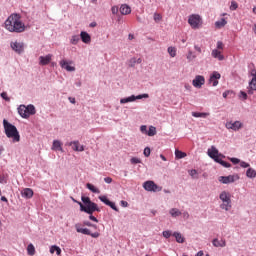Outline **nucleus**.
Returning <instances> with one entry per match:
<instances>
[{"mask_svg": "<svg viewBox=\"0 0 256 256\" xmlns=\"http://www.w3.org/2000/svg\"><path fill=\"white\" fill-rule=\"evenodd\" d=\"M5 29L10 33H23L25 31V24L21 21V15L11 14L5 21Z\"/></svg>", "mask_w": 256, "mask_h": 256, "instance_id": "f257e3e1", "label": "nucleus"}, {"mask_svg": "<svg viewBox=\"0 0 256 256\" xmlns=\"http://www.w3.org/2000/svg\"><path fill=\"white\" fill-rule=\"evenodd\" d=\"M3 126L5 135L8 139H12L13 143H19L21 141V135H19V130H17L15 125L4 119Z\"/></svg>", "mask_w": 256, "mask_h": 256, "instance_id": "f03ea898", "label": "nucleus"}, {"mask_svg": "<svg viewBox=\"0 0 256 256\" xmlns=\"http://www.w3.org/2000/svg\"><path fill=\"white\" fill-rule=\"evenodd\" d=\"M81 199H82V203L81 202L78 203L80 205V211H84V213H88V215H93L95 211H97L98 213L99 211H101V209H99L97 204L91 201V198L82 196Z\"/></svg>", "mask_w": 256, "mask_h": 256, "instance_id": "7ed1b4c3", "label": "nucleus"}, {"mask_svg": "<svg viewBox=\"0 0 256 256\" xmlns=\"http://www.w3.org/2000/svg\"><path fill=\"white\" fill-rule=\"evenodd\" d=\"M208 156L210 159H213L215 163H219L222 167L229 168L231 167V163L223 161L220 157L224 159L225 155L219 153V150L215 146H211V148L207 151Z\"/></svg>", "mask_w": 256, "mask_h": 256, "instance_id": "20e7f679", "label": "nucleus"}, {"mask_svg": "<svg viewBox=\"0 0 256 256\" xmlns=\"http://www.w3.org/2000/svg\"><path fill=\"white\" fill-rule=\"evenodd\" d=\"M219 199L222 201V204H220V209H223L224 211H230L232 207L231 193L222 191L219 195Z\"/></svg>", "mask_w": 256, "mask_h": 256, "instance_id": "39448f33", "label": "nucleus"}, {"mask_svg": "<svg viewBox=\"0 0 256 256\" xmlns=\"http://www.w3.org/2000/svg\"><path fill=\"white\" fill-rule=\"evenodd\" d=\"M188 23L192 29H199L203 25V20L199 14L189 16Z\"/></svg>", "mask_w": 256, "mask_h": 256, "instance_id": "423d86ee", "label": "nucleus"}, {"mask_svg": "<svg viewBox=\"0 0 256 256\" xmlns=\"http://www.w3.org/2000/svg\"><path fill=\"white\" fill-rule=\"evenodd\" d=\"M143 188L145 189V191H150L153 193H157L159 191L163 190V187L158 186L157 184H155L154 181L148 180L146 182L143 183Z\"/></svg>", "mask_w": 256, "mask_h": 256, "instance_id": "0eeeda50", "label": "nucleus"}, {"mask_svg": "<svg viewBox=\"0 0 256 256\" xmlns=\"http://www.w3.org/2000/svg\"><path fill=\"white\" fill-rule=\"evenodd\" d=\"M75 229L77 233H82V235H90V237H93L94 239H97V237L100 235L99 232L91 233V230L87 228H81L80 224H76Z\"/></svg>", "mask_w": 256, "mask_h": 256, "instance_id": "6e6552de", "label": "nucleus"}, {"mask_svg": "<svg viewBox=\"0 0 256 256\" xmlns=\"http://www.w3.org/2000/svg\"><path fill=\"white\" fill-rule=\"evenodd\" d=\"M137 99H149V94H140L138 96L132 95V96L127 97V98H122L120 100V103L121 104L133 103V101H137Z\"/></svg>", "mask_w": 256, "mask_h": 256, "instance_id": "1a4fd4ad", "label": "nucleus"}, {"mask_svg": "<svg viewBox=\"0 0 256 256\" xmlns=\"http://www.w3.org/2000/svg\"><path fill=\"white\" fill-rule=\"evenodd\" d=\"M193 87H196V89H201L203 85H205V77L201 75L195 76V78L192 81Z\"/></svg>", "mask_w": 256, "mask_h": 256, "instance_id": "9d476101", "label": "nucleus"}, {"mask_svg": "<svg viewBox=\"0 0 256 256\" xmlns=\"http://www.w3.org/2000/svg\"><path fill=\"white\" fill-rule=\"evenodd\" d=\"M11 48L15 53H18V55H21L23 51H25V44L23 42H12Z\"/></svg>", "mask_w": 256, "mask_h": 256, "instance_id": "9b49d317", "label": "nucleus"}, {"mask_svg": "<svg viewBox=\"0 0 256 256\" xmlns=\"http://www.w3.org/2000/svg\"><path fill=\"white\" fill-rule=\"evenodd\" d=\"M219 79H221V74L219 72H213L209 79L210 85L217 87L219 85Z\"/></svg>", "mask_w": 256, "mask_h": 256, "instance_id": "f8f14e48", "label": "nucleus"}, {"mask_svg": "<svg viewBox=\"0 0 256 256\" xmlns=\"http://www.w3.org/2000/svg\"><path fill=\"white\" fill-rule=\"evenodd\" d=\"M254 91H256V72L252 73V79L248 85V95H253Z\"/></svg>", "mask_w": 256, "mask_h": 256, "instance_id": "ddd939ff", "label": "nucleus"}, {"mask_svg": "<svg viewBox=\"0 0 256 256\" xmlns=\"http://www.w3.org/2000/svg\"><path fill=\"white\" fill-rule=\"evenodd\" d=\"M242 127H243V123H241L240 121L226 123V128L232 129V131H239V129H241Z\"/></svg>", "mask_w": 256, "mask_h": 256, "instance_id": "4468645a", "label": "nucleus"}, {"mask_svg": "<svg viewBox=\"0 0 256 256\" xmlns=\"http://www.w3.org/2000/svg\"><path fill=\"white\" fill-rule=\"evenodd\" d=\"M99 199L102 203L108 205V207H111V209H113L114 211H119V209L115 205V202H111L109 199H107V196H99Z\"/></svg>", "mask_w": 256, "mask_h": 256, "instance_id": "2eb2a0df", "label": "nucleus"}, {"mask_svg": "<svg viewBox=\"0 0 256 256\" xmlns=\"http://www.w3.org/2000/svg\"><path fill=\"white\" fill-rule=\"evenodd\" d=\"M218 180L224 185H227L229 183H235V175L220 176Z\"/></svg>", "mask_w": 256, "mask_h": 256, "instance_id": "dca6fc26", "label": "nucleus"}, {"mask_svg": "<svg viewBox=\"0 0 256 256\" xmlns=\"http://www.w3.org/2000/svg\"><path fill=\"white\" fill-rule=\"evenodd\" d=\"M53 59V55L52 54H48L46 56H40L39 57V63L40 65H49V63H51V60Z\"/></svg>", "mask_w": 256, "mask_h": 256, "instance_id": "f3484780", "label": "nucleus"}, {"mask_svg": "<svg viewBox=\"0 0 256 256\" xmlns=\"http://www.w3.org/2000/svg\"><path fill=\"white\" fill-rule=\"evenodd\" d=\"M69 147H72L73 151H85V147L79 144V141L70 142Z\"/></svg>", "mask_w": 256, "mask_h": 256, "instance_id": "a211bd4d", "label": "nucleus"}, {"mask_svg": "<svg viewBox=\"0 0 256 256\" xmlns=\"http://www.w3.org/2000/svg\"><path fill=\"white\" fill-rule=\"evenodd\" d=\"M80 39L82 43H85L86 45H89V43H91V35H89V33L85 31H82L80 33Z\"/></svg>", "mask_w": 256, "mask_h": 256, "instance_id": "6ab92c4d", "label": "nucleus"}, {"mask_svg": "<svg viewBox=\"0 0 256 256\" xmlns=\"http://www.w3.org/2000/svg\"><path fill=\"white\" fill-rule=\"evenodd\" d=\"M211 55L214 59H218V61H223V59H225V56H223V52L221 50L214 49L212 50Z\"/></svg>", "mask_w": 256, "mask_h": 256, "instance_id": "aec40b11", "label": "nucleus"}, {"mask_svg": "<svg viewBox=\"0 0 256 256\" xmlns=\"http://www.w3.org/2000/svg\"><path fill=\"white\" fill-rule=\"evenodd\" d=\"M18 113L20 116L23 117V119L29 118V113L27 112V106L25 105H20L18 108Z\"/></svg>", "mask_w": 256, "mask_h": 256, "instance_id": "412c9836", "label": "nucleus"}, {"mask_svg": "<svg viewBox=\"0 0 256 256\" xmlns=\"http://www.w3.org/2000/svg\"><path fill=\"white\" fill-rule=\"evenodd\" d=\"M212 244L214 247H227V241H225V239L219 240L215 238L213 239Z\"/></svg>", "mask_w": 256, "mask_h": 256, "instance_id": "4be33fe9", "label": "nucleus"}, {"mask_svg": "<svg viewBox=\"0 0 256 256\" xmlns=\"http://www.w3.org/2000/svg\"><path fill=\"white\" fill-rule=\"evenodd\" d=\"M120 13H121V15H130L131 7L127 4H122L120 6Z\"/></svg>", "mask_w": 256, "mask_h": 256, "instance_id": "5701e85b", "label": "nucleus"}, {"mask_svg": "<svg viewBox=\"0 0 256 256\" xmlns=\"http://www.w3.org/2000/svg\"><path fill=\"white\" fill-rule=\"evenodd\" d=\"M22 197H24L25 199H31V197H33V189L25 188L22 191Z\"/></svg>", "mask_w": 256, "mask_h": 256, "instance_id": "b1692460", "label": "nucleus"}, {"mask_svg": "<svg viewBox=\"0 0 256 256\" xmlns=\"http://www.w3.org/2000/svg\"><path fill=\"white\" fill-rule=\"evenodd\" d=\"M60 66L62 69H66V71H75V67L69 66V62L66 60L60 61Z\"/></svg>", "mask_w": 256, "mask_h": 256, "instance_id": "393cba45", "label": "nucleus"}, {"mask_svg": "<svg viewBox=\"0 0 256 256\" xmlns=\"http://www.w3.org/2000/svg\"><path fill=\"white\" fill-rule=\"evenodd\" d=\"M62 143H61V141H59V140H54L53 141V145H52V149L54 150V151H63V147H62Z\"/></svg>", "mask_w": 256, "mask_h": 256, "instance_id": "a878e982", "label": "nucleus"}, {"mask_svg": "<svg viewBox=\"0 0 256 256\" xmlns=\"http://www.w3.org/2000/svg\"><path fill=\"white\" fill-rule=\"evenodd\" d=\"M173 237H175L177 243H185V238L179 232H174Z\"/></svg>", "mask_w": 256, "mask_h": 256, "instance_id": "bb28decb", "label": "nucleus"}, {"mask_svg": "<svg viewBox=\"0 0 256 256\" xmlns=\"http://www.w3.org/2000/svg\"><path fill=\"white\" fill-rule=\"evenodd\" d=\"M146 135H148V137H155V135H157V128H155V126H150Z\"/></svg>", "mask_w": 256, "mask_h": 256, "instance_id": "cd10ccee", "label": "nucleus"}, {"mask_svg": "<svg viewBox=\"0 0 256 256\" xmlns=\"http://www.w3.org/2000/svg\"><path fill=\"white\" fill-rule=\"evenodd\" d=\"M246 177H249V179H255V177H256V171H255V169L249 168V169L246 171Z\"/></svg>", "mask_w": 256, "mask_h": 256, "instance_id": "c85d7f7f", "label": "nucleus"}, {"mask_svg": "<svg viewBox=\"0 0 256 256\" xmlns=\"http://www.w3.org/2000/svg\"><path fill=\"white\" fill-rule=\"evenodd\" d=\"M87 189H89V191H91L92 193H101V191L99 190V188H96L93 184L91 183H87L86 184Z\"/></svg>", "mask_w": 256, "mask_h": 256, "instance_id": "c756f323", "label": "nucleus"}, {"mask_svg": "<svg viewBox=\"0 0 256 256\" xmlns=\"http://www.w3.org/2000/svg\"><path fill=\"white\" fill-rule=\"evenodd\" d=\"M192 117H202L203 119L209 117L207 112H192Z\"/></svg>", "mask_w": 256, "mask_h": 256, "instance_id": "7c9ffc66", "label": "nucleus"}, {"mask_svg": "<svg viewBox=\"0 0 256 256\" xmlns=\"http://www.w3.org/2000/svg\"><path fill=\"white\" fill-rule=\"evenodd\" d=\"M175 157L176 159H185V157H187V153L181 150H175Z\"/></svg>", "mask_w": 256, "mask_h": 256, "instance_id": "2f4dec72", "label": "nucleus"}, {"mask_svg": "<svg viewBox=\"0 0 256 256\" xmlns=\"http://www.w3.org/2000/svg\"><path fill=\"white\" fill-rule=\"evenodd\" d=\"M215 25L218 29H221V27H225L227 25V20H225V18H221L220 21L215 22Z\"/></svg>", "mask_w": 256, "mask_h": 256, "instance_id": "473e14b6", "label": "nucleus"}, {"mask_svg": "<svg viewBox=\"0 0 256 256\" xmlns=\"http://www.w3.org/2000/svg\"><path fill=\"white\" fill-rule=\"evenodd\" d=\"M170 215H171V217H179V216L182 215V213H181V211H179V209H177V208H172V209L170 210Z\"/></svg>", "mask_w": 256, "mask_h": 256, "instance_id": "72a5a7b5", "label": "nucleus"}, {"mask_svg": "<svg viewBox=\"0 0 256 256\" xmlns=\"http://www.w3.org/2000/svg\"><path fill=\"white\" fill-rule=\"evenodd\" d=\"M168 53L170 57H177V48L173 46L168 47Z\"/></svg>", "mask_w": 256, "mask_h": 256, "instance_id": "f704fd0d", "label": "nucleus"}, {"mask_svg": "<svg viewBox=\"0 0 256 256\" xmlns=\"http://www.w3.org/2000/svg\"><path fill=\"white\" fill-rule=\"evenodd\" d=\"M26 111H27V113H28V117H29L30 115H35V113H36V111H35V106H33V105H28V106L26 107Z\"/></svg>", "mask_w": 256, "mask_h": 256, "instance_id": "c9c22d12", "label": "nucleus"}, {"mask_svg": "<svg viewBox=\"0 0 256 256\" xmlns=\"http://www.w3.org/2000/svg\"><path fill=\"white\" fill-rule=\"evenodd\" d=\"M27 253H28V255H30V256L35 255V246H33V244H29V245L27 246Z\"/></svg>", "mask_w": 256, "mask_h": 256, "instance_id": "e433bc0d", "label": "nucleus"}, {"mask_svg": "<svg viewBox=\"0 0 256 256\" xmlns=\"http://www.w3.org/2000/svg\"><path fill=\"white\" fill-rule=\"evenodd\" d=\"M56 255H61V248H59L58 246H51L50 248V253H55Z\"/></svg>", "mask_w": 256, "mask_h": 256, "instance_id": "4c0bfd02", "label": "nucleus"}, {"mask_svg": "<svg viewBox=\"0 0 256 256\" xmlns=\"http://www.w3.org/2000/svg\"><path fill=\"white\" fill-rule=\"evenodd\" d=\"M80 39L81 38L79 37V35H74V36L71 37L70 43L72 45H77V43H79Z\"/></svg>", "mask_w": 256, "mask_h": 256, "instance_id": "58836bf2", "label": "nucleus"}, {"mask_svg": "<svg viewBox=\"0 0 256 256\" xmlns=\"http://www.w3.org/2000/svg\"><path fill=\"white\" fill-rule=\"evenodd\" d=\"M153 19L155 23H161V21H163V16L159 13H154Z\"/></svg>", "mask_w": 256, "mask_h": 256, "instance_id": "ea45409f", "label": "nucleus"}, {"mask_svg": "<svg viewBox=\"0 0 256 256\" xmlns=\"http://www.w3.org/2000/svg\"><path fill=\"white\" fill-rule=\"evenodd\" d=\"M186 58L188 61H193L194 59H197V56L193 54V51H189Z\"/></svg>", "mask_w": 256, "mask_h": 256, "instance_id": "a19ab883", "label": "nucleus"}, {"mask_svg": "<svg viewBox=\"0 0 256 256\" xmlns=\"http://www.w3.org/2000/svg\"><path fill=\"white\" fill-rule=\"evenodd\" d=\"M189 175L192 177V179H199V176H197V170L195 169L190 170Z\"/></svg>", "mask_w": 256, "mask_h": 256, "instance_id": "79ce46f5", "label": "nucleus"}, {"mask_svg": "<svg viewBox=\"0 0 256 256\" xmlns=\"http://www.w3.org/2000/svg\"><path fill=\"white\" fill-rule=\"evenodd\" d=\"M130 163H132V165H137V164L141 163V159H139L137 157H133V158H131Z\"/></svg>", "mask_w": 256, "mask_h": 256, "instance_id": "37998d69", "label": "nucleus"}, {"mask_svg": "<svg viewBox=\"0 0 256 256\" xmlns=\"http://www.w3.org/2000/svg\"><path fill=\"white\" fill-rule=\"evenodd\" d=\"M237 7H239V5L237 4V2L232 1V2H231V6H230L231 11H235V10L237 9Z\"/></svg>", "mask_w": 256, "mask_h": 256, "instance_id": "c03bdc74", "label": "nucleus"}, {"mask_svg": "<svg viewBox=\"0 0 256 256\" xmlns=\"http://www.w3.org/2000/svg\"><path fill=\"white\" fill-rule=\"evenodd\" d=\"M224 47H225V45H223V42H221V41L217 42V50L218 51H223Z\"/></svg>", "mask_w": 256, "mask_h": 256, "instance_id": "a18cd8bd", "label": "nucleus"}, {"mask_svg": "<svg viewBox=\"0 0 256 256\" xmlns=\"http://www.w3.org/2000/svg\"><path fill=\"white\" fill-rule=\"evenodd\" d=\"M162 235L163 237H165V239H169V237H171V231L169 230L163 231Z\"/></svg>", "mask_w": 256, "mask_h": 256, "instance_id": "49530a36", "label": "nucleus"}, {"mask_svg": "<svg viewBox=\"0 0 256 256\" xmlns=\"http://www.w3.org/2000/svg\"><path fill=\"white\" fill-rule=\"evenodd\" d=\"M1 97H2V99H4V101H11L9 96H7V92H2Z\"/></svg>", "mask_w": 256, "mask_h": 256, "instance_id": "de8ad7c7", "label": "nucleus"}, {"mask_svg": "<svg viewBox=\"0 0 256 256\" xmlns=\"http://www.w3.org/2000/svg\"><path fill=\"white\" fill-rule=\"evenodd\" d=\"M149 155H151V148L146 147V148L144 149V156H145V157H149Z\"/></svg>", "mask_w": 256, "mask_h": 256, "instance_id": "09e8293b", "label": "nucleus"}, {"mask_svg": "<svg viewBox=\"0 0 256 256\" xmlns=\"http://www.w3.org/2000/svg\"><path fill=\"white\" fill-rule=\"evenodd\" d=\"M137 63V58H132L129 61L130 67H135V64Z\"/></svg>", "mask_w": 256, "mask_h": 256, "instance_id": "8fccbe9b", "label": "nucleus"}, {"mask_svg": "<svg viewBox=\"0 0 256 256\" xmlns=\"http://www.w3.org/2000/svg\"><path fill=\"white\" fill-rule=\"evenodd\" d=\"M230 161L234 165H237V164L241 163V160H239V158H230Z\"/></svg>", "mask_w": 256, "mask_h": 256, "instance_id": "3c124183", "label": "nucleus"}, {"mask_svg": "<svg viewBox=\"0 0 256 256\" xmlns=\"http://www.w3.org/2000/svg\"><path fill=\"white\" fill-rule=\"evenodd\" d=\"M111 11L113 15H117V13H119V8L117 6H113L111 8Z\"/></svg>", "mask_w": 256, "mask_h": 256, "instance_id": "603ef678", "label": "nucleus"}, {"mask_svg": "<svg viewBox=\"0 0 256 256\" xmlns=\"http://www.w3.org/2000/svg\"><path fill=\"white\" fill-rule=\"evenodd\" d=\"M84 225H86V227H94V229H97V226L96 225H93L91 222L89 221H85L84 222Z\"/></svg>", "mask_w": 256, "mask_h": 256, "instance_id": "864d4df0", "label": "nucleus"}, {"mask_svg": "<svg viewBox=\"0 0 256 256\" xmlns=\"http://www.w3.org/2000/svg\"><path fill=\"white\" fill-rule=\"evenodd\" d=\"M140 131H141V133H145L146 135H147V126L146 125H142L141 127H140Z\"/></svg>", "mask_w": 256, "mask_h": 256, "instance_id": "5fc2aeb1", "label": "nucleus"}, {"mask_svg": "<svg viewBox=\"0 0 256 256\" xmlns=\"http://www.w3.org/2000/svg\"><path fill=\"white\" fill-rule=\"evenodd\" d=\"M240 167H243V169H247V167H249V163H247V162H240Z\"/></svg>", "mask_w": 256, "mask_h": 256, "instance_id": "6e6d98bb", "label": "nucleus"}, {"mask_svg": "<svg viewBox=\"0 0 256 256\" xmlns=\"http://www.w3.org/2000/svg\"><path fill=\"white\" fill-rule=\"evenodd\" d=\"M104 181H105V183L110 184V183H113V178H111V177H106V178H104Z\"/></svg>", "mask_w": 256, "mask_h": 256, "instance_id": "4d7b16f0", "label": "nucleus"}, {"mask_svg": "<svg viewBox=\"0 0 256 256\" xmlns=\"http://www.w3.org/2000/svg\"><path fill=\"white\" fill-rule=\"evenodd\" d=\"M194 49H195V51H197V53H203V50H202L201 47L198 46V45H195V46H194Z\"/></svg>", "mask_w": 256, "mask_h": 256, "instance_id": "13d9d810", "label": "nucleus"}, {"mask_svg": "<svg viewBox=\"0 0 256 256\" xmlns=\"http://www.w3.org/2000/svg\"><path fill=\"white\" fill-rule=\"evenodd\" d=\"M89 219H90L91 221H94L95 223H99V220L97 219V217H95V216H93V215H90V216H89Z\"/></svg>", "mask_w": 256, "mask_h": 256, "instance_id": "bf43d9fd", "label": "nucleus"}, {"mask_svg": "<svg viewBox=\"0 0 256 256\" xmlns=\"http://www.w3.org/2000/svg\"><path fill=\"white\" fill-rule=\"evenodd\" d=\"M240 97H242L244 101L247 100V94L243 91L240 92Z\"/></svg>", "mask_w": 256, "mask_h": 256, "instance_id": "052dcab7", "label": "nucleus"}, {"mask_svg": "<svg viewBox=\"0 0 256 256\" xmlns=\"http://www.w3.org/2000/svg\"><path fill=\"white\" fill-rule=\"evenodd\" d=\"M231 93V91H225L222 95L224 97V99H227V97L229 96V94Z\"/></svg>", "mask_w": 256, "mask_h": 256, "instance_id": "680f3d73", "label": "nucleus"}, {"mask_svg": "<svg viewBox=\"0 0 256 256\" xmlns=\"http://www.w3.org/2000/svg\"><path fill=\"white\" fill-rule=\"evenodd\" d=\"M182 215L185 219H189V212H183Z\"/></svg>", "mask_w": 256, "mask_h": 256, "instance_id": "e2e57ef3", "label": "nucleus"}, {"mask_svg": "<svg viewBox=\"0 0 256 256\" xmlns=\"http://www.w3.org/2000/svg\"><path fill=\"white\" fill-rule=\"evenodd\" d=\"M3 151H5V147H3L2 145H0V155H3Z\"/></svg>", "mask_w": 256, "mask_h": 256, "instance_id": "0e129e2a", "label": "nucleus"}, {"mask_svg": "<svg viewBox=\"0 0 256 256\" xmlns=\"http://www.w3.org/2000/svg\"><path fill=\"white\" fill-rule=\"evenodd\" d=\"M121 205H123V207H127L128 203L127 201H121Z\"/></svg>", "mask_w": 256, "mask_h": 256, "instance_id": "69168bd1", "label": "nucleus"}, {"mask_svg": "<svg viewBox=\"0 0 256 256\" xmlns=\"http://www.w3.org/2000/svg\"><path fill=\"white\" fill-rule=\"evenodd\" d=\"M1 201H4L5 203H7V197L2 196V197H1Z\"/></svg>", "mask_w": 256, "mask_h": 256, "instance_id": "338daca9", "label": "nucleus"}, {"mask_svg": "<svg viewBox=\"0 0 256 256\" xmlns=\"http://www.w3.org/2000/svg\"><path fill=\"white\" fill-rule=\"evenodd\" d=\"M69 101H70V103H73V104H75V98H69Z\"/></svg>", "mask_w": 256, "mask_h": 256, "instance_id": "774afa93", "label": "nucleus"}]
</instances>
